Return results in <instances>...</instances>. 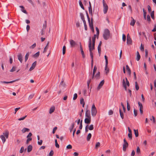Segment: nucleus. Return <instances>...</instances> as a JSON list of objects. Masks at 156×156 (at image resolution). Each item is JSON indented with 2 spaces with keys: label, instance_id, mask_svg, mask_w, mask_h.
<instances>
[{
  "label": "nucleus",
  "instance_id": "nucleus-61",
  "mask_svg": "<svg viewBox=\"0 0 156 156\" xmlns=\"http://www.w3.org/2000/svg\"><path fill=\"white\" fill-rule=\"evenodd\" d=\"M32 139L31 138H27L26 141L27 144H28L30 141Z\"/></svg>",
  "mask_w": 156,
  "mask_h": 156
},
{
  "label": "nucleus",
  "instance_id": "nucleus-15",
  "mask_svg": "<svg viewBox=\"0 0 156 156\" xmlns=\"http://www.w3.org/2000/svg\"><path fill=\"white\" fill-rule=\"evenodd\" d=\"M132 40L131 38H127V43L128 44H132Z\"/></svg>",
  "mask_w": 156,
  "mask_h": 156
},
{
  "label": "nucleus",
  "instance_id": "nucleus-40",
  "mask_svg": "<svg viewBox=\"0 0 156 156\" xmlns=\"http://www.w3.org/2000/svg\"><path fill=\"white\" fill-rule=\"evenodd\" d=\"M96 30L97 31V38H98V36L99 34V30L98 28L97 27H96Z\"/></svg>",
  "mask_w": 156,
  "mask_h": 156
},
{
  "label": "nucleus",
  "instance_id": "nucleus-48",
  "mask_svg": "<svg viewBox=\"0 0 156 156\" xmlns=\"http://www.w3.org/2000/svg\"><path fill=\"white\" fill-rule=\"evenodd\" d=\"M88 129L90 130H93L94 129L93 125L92 124L90 125L88 127Z\"/></svg>",
  "mask_w": 156,
  "mask_h": 156
},
{
  "label": "nucleus",
  "instance_id": "nucleus-58",
  "mask_svg": "<svg viewBox=\"0 0 156 156\" xmlns=\"http://www.w3.org/2000/svg\"><path fill=\"white\" fill-rule=\"evenodd\" d=\"M100 146V143L99 142H98L96 143L95 145V147L96 148H98V147H99Z\"/></svg>",
  "mask_w": 156,
  "mask_h": 156
},
{
  "label": "nucleus",
  "instance_id": "nucleus-60",
  "mask_svg": "<svg viewBox=\"0 0 156 156\" xmlns=\"http://www.w3.org/2000/svg\"><path fill=\"white\" fill-rule=\"evenodd\" d=\"M82 120H81L80 123V125L79 126V129H81L82 128Z\"/></svg>",
  "mask_w": 156,
  "mask_h": 156
},
{
  "label": "nucleus",
  "instance_id": "nucleus-12",
  "mask_svg": "<svg viewBox=\"0 0 156 156\" xmlns=\"http://www.w3.org/2000/svg\"><path fill=\"white\" fill-rule=\"evenodd\" d=\"M85 116L87 118H91L90 112L89 110H87L85 113Z\"/></svg>",
  "mask_w": 156,
  "mask_h": 156
},
{
  "label": "nucleus",
  "instance_id": "nucleus-27",
  "mask_svg": "<svg viewBox=\"0 0 156 156\" xmlns=\"http://www.w3.org/2000/svg\"><path fill=\"white\" fill-rule=\"evenodd\" d=\"M91 134L90 133H89L87 136V141H90V139L91 137Z\"/></svg>",
  "mask_w": 156,
  "mask_h": 156
},
{
  "label": "nucleus",
  "instance_id": "nucleus-47",
  "mask_svg": "<svg viewBox=\"0 0 156 156\" xmlns=\"http://www.w3.org/2000/svg\"><path fill=\"white\" fill-rule=\"evenodd\" d=\"M135 88L136 89V90H138L139 89V86L137 83L136 82H135Z\"/></svg>",
  "mask_w": 156,
  "mask_h": 156
},
{
  "label": "nucleus",
  "instance_id": "nucleus-11",
  "mask_svg": "<svg viewBox=\"0 0 156 156\" xmlns=\"http://www.w3.org/2000/svg\"><path fill=\"white\" fill-rule=\"evenodd\" d=\"M84 122L85 123L89 124L91 122V118H86L84 120Z\"/></svg>",
  "mask_w": 156,
  "mask_h": 156
},
{
  "label": "nucleus",
  "instance_id": "nucleus-49",
  "mask_svg": "<svg viewBox=\"0 0 156 156\" xmlns=\"http://www.w3.org/2000/svg\"><path fill=\"white\" fill-rule=\"evenodd\" d=\"M83 23H84V25L85 29V30H87V24H86V21L85 20V21H83Z\"/></svg>",
  "mask_w": 156,
  "mask_h": 156
},
{
  "label": "nucleus",
  "instance_id": "nucleus-53",
  "mask_svg": "<svg viewBox=\"0 0 156 156\" xmlns=\"http://www.w3.org/2000/svg\"><path fill=\"white\" fill-rule=\"evenodd\" d=\"M54 154L53 151L52 150H51L49 154V156H53Z\"/></svg>",
  "mask_w": 156,
  "mask_h": 156
},
{
  "label": "nucleus",
  "instance_id": "nucleus-8",
  "mask_svg": "<svg viewBox=\"0 0 156 156\" xmlns=\"http://www.w3.org/2000/svg\"><path fill=\"white\" fill-rule=\"evenodd\" d=\"M139 106L140 107V114L142 115L143 113V106L142 104L140 102H138Z\"/></svg>",
  "mask_w": 156,
  "mask_h": 156
},
{
  "label": "nucleus",
  "instance_id": "nucleus-9",
  "mask_svg": "<svg viewBox=\"0 0 156 156\" xmlns=\"http://www.w3.org/2000/svg\"><path fill=\"white\" fill-rule=\"evenodd\" d=\"M104 83V80H102L101 82L98 85V87H97V89L98 90H99L100 88L102 87Z\"/></svg>",
  "mask_w": 156,
  "mask_h": 156
},
{
  "label": "nucleus",
  "instance_id": "nucleus-7",
  "mask_svg": "<svg viewBox=\"0 0 156 156\" xmlns=\"http://www.w3.org/2000/svg\"><path fill=\"white\" fill-rule=\"evenodd\" d=\"M69 43L71 47H74L77 44L76 42L72 39L69 40Z\"/></svg>",
  "mask_w": 156,
  "mask_h": 156
},
{
  "label": "nucleus",
  "instance_id": "nucleus-16",
  "mask_svg": "<svg viewBox=\"0 0 156 156\" xmlns=\"http://www.w3.org/2000/svg\"><path fill=\"white\" fill-rule=\"evenodd\" d=\"M18 59L20 62L21 63L22 62L23 59H22V56L21 54H20L18 55Z\"/></svg>",
  "mask_w": 156,
  "mask_h": 156
},
{
  "label": "nucleus",
  "instance_id": "nucleus-56",
  "mask_svg": "<svg viewBox=\"0 0 156 156\" xmlns=\"http://www.w3.org/2000/svg\"><path fill=\"white\" fill-rule=\"evenodd\" d=\"M140 49V50L142 51H143L144 50V46L142 45V44H141Z\"/></svg>",
  "mask_w": 156,
  "mask_h": 156
},
{
  "label": "nucleus",
  "instance_id": "nucleus-33",
  "mask_svg": "<svg viewBox=\"0 0 156 156\" xmlns=\"http://www.w3.org/2000/svg\"><path fill=\"white\" fill-rule=\"evenodd\" d=\"M105 70L106 71V75H107L109 72V69L108 68V65H107L106 67V65L105 66Z\"/></svg>",
  "mask_w": 156,
  "mask_h": 156
},
{
  "label": "nucleus",
  "instance_id": "nucleus-54",
  "mask_svg": "<svg viewBox=\"0 0 156 156\" xmlns=\"http://www.w3.org/2000/svg\"><path fill=\"white\" fill-rule=\"evenodd\" d=\"M77 97V94H76V93H75L74 94V96H73V100H75L76 99Z\"/></svg>",
  "mask_w": 156,
  "mask_h": 156
},
{
  "label": "nucleus",
  "instance_id": "nucleus-28",
  "mask_svg": "<svg viewBox=\"0 0 156 156\" xmlns=\"http://www.w3.org/2000/svg\"><path fill=\"white\" fill-rule=\"evenodd\" d=\"M55 108L54 107H51L49 110V113L50 114H51V113H52V112H53L55 110Z\"/></svg>",
  "mask_w": 156,
  "mask_h": 156
},
{
  "label": "nucleus",
  "instance_id": "nucleus-46",
  "mask_svg": "<svg viewBox=\"0 0 156 156\" xmlns=\"http://www.w3.org/2000/svg\"><path fill=\"white\" fill-rule=\"evenodd\" d=\"M90 51V57H91V60H93V53L92 51H91L90 49V51Z\"/></svg>",
  "mask_w": 156,
  "mask_h": 156
},
{
  "label": "nucleus",
  "instance_id": "nucleus-42",
  "mask_svg": "<svg viewBox=\"0 0 156 156\" xmlns=\"http://www.w3.org/2000/svg\"><path fill=\"white\" fill-rule=\"evenodd\" d=\"M74 123H73L72 124V125L71 126V128H70V132H71L72 131V130H73V128H74Z\"/></svg>",
  "mask_w": 156,
  "mask_h": 156
},
{
  "label": "nucleus",
  "instance_id": "nucleus-14",
  "mask_svg": "<svg viewBox=\"0 0 156 156\" xmlns=\"http://www.w3.org/2000/svg\"><path fill=\"white\" fill-rule=\"evenodd\" d=\"M128 144L127 143L126 144V143H124L123 147V150L124 151H125L126 150V148L128 146Z\"/></svg>",
  "mask_w": 156,
  "mask_h": 156
},
{
  "label": "nucleus",
  "instance_id": "nucleus-52",
  "mask_svg": "<svg viewBox=\"0 0 156 156\" xmlns=\"http://www.w3.org/2000/svg\"><path fill=\"white\" fill-rule=\"evenodd\" d=\"M36 46V43H34L31 46H30V48L31 49H34Z\"/></svg>",
  "mask_w": 156,
  "mask_h": 156
},
{
  "label": "nucleus",
  "instance_id": "nucleus-43",
  "mask_svg": "<svg viewBox=\"0 0 156 156\" xmlns=\"http://www.w3.org/2000/svg\"><path fill=\"white\" fill-rule=\"evenodd\" d=\"M105 64H106V66H107V65H108V57L106 55L105 56Z\"/></svg>",
  "mask_w": 156,
  "mask_h": 156
},
{
  "label": "nucleus",
  "instance_id": "nucleus-6",
  "mask_svg": "<svg viewBox=\"0 0 156 156\" xmlns=\"http://www.w3.org/2000/svg\"><path fill=\"white\" fill-rule=\"evenodd\" d=\"M103 4L104 7L103 12L104 14H106L108 9V6L107 5L106 3L105 0H103Z\"/></svg>",
  "mask_w": 156,
  "mask_h": 156
},
{
  "label": "nucleus",
  "instance_id": "nucleus-24",
  "mask_svg": "<svg viewBox=\"0 0 156 156\" xmlns=\"http://www.w3.org/2000/svg\"><path fill=\"white\" fill-rule=\"evenodd\" d=\"M91 22H90V21L89 22H88L89 24V27L90 29L92 28V27H93V22H92L93 18H92V17L91 18Z\"/></svg>",
  "mask_w": 156,
  "mask_h": 156
},
{
  "label": "nucleus",
  "instance_id": "nucleus-57",
  "mask_svg": "<svg viewBox=\"0 0 156 156\" xmlns=\"http://www.w3.org/2000/svg\"><path fill=\"white\" fill-rule=\"evenodd\" d=\"M128 136L130 140H131L132 139V133H128Z\"/></svg>",
  "mask_w": 156,
  "mask_h": 156
},
{
  "label": "nucleus",
  "instance_id": "nucleus-44",
  "mask_svg": "<svg viewBox=\"0 0 156 156\" xmlns=\"http://www.w3.org/2000/svg\"><path fill=\"white\" fill-rule=\"evenodd\" d=\"M55 147L58 148H59V146L57 143V140L56 139L55 140Z\"/></svg>",
  "mask_w": 156,
  "mask_h": 156
},
{
  "label": "nucleus",
  "instance_id": "nucleus-37",
  "mask_svg": "<svg viewBox=\"0 0 156 156\" xmlns=\"http://www.w3.org/2000/svg\"><path fill=\"white\" fill-rule=\"evenodd\" d=\"M40 55L39 51H38L33 55L34 57L36 58L38 57Z\"/></svg>",
  "mask_w": 156,
  "mask_h": 156
},
{
  "label": "nucleus",
  "instance_id": "nucleus-50",
  "mask_svg": "<svg viewBox=\"0 0 156 156\" xmlns=\"http://www.w3.org/2000/svg\"><path fill=\"white\" fill-rule=\"evenodd\" d=\"M151 18L153 19L154 20V11L151 12Z\"/></svg>",
  "mask_w": 156,
  "mask_h": 156
},
{
  "label": "nucleus",
  "instance_id": "nucleus-41",
  "mask_svg": "<svg viewBox=\"0 0 156 156\" xmlns=\"http://www.w3.org/2000/svg\"><path fill=\"white\" fill-rule=\"evenodd\" d=\"M96 37V34H94L93 37L92 38V43H95Z\"/></svg>",
  "mask_w": 156,
  "mask_h": 156
},
{
  "label": "nucleus",
  "instance_id": "nucleus-18",
  "mask_svg": "<svg viewBox=\"0 0 156 156\" xmlns=\"http://www.w3.org/2000/svg\"><path fill=\"white\" fill-rule=\"evenodd\" d=\"M94 77L97 79H99L100 78V72H98L95 75H94Z\"/></svg>",
  "mask_w": 156,
  "mask_h": 156
},
{
  "label": "nucleus",
  "instance_id": "nucleus-19",
  "mask_svg": "<svg viewBox=\"0 0 156 156\" xmlns=\"http://www.w3.org/2000/svg\"><path fill=\"white\" fill-rule=\"evenodd\" d=\"M20 7L22 8V9L21 10V11L23 12V13H25V14H27V12L26 11V10L25 9H24V8L23 6L22 5H20L19 6Z\"/></svg>",
  "mask_w": 156,
  "mask_h": 156
},
{
  "label": "nucleus",
  "instance_id": "nucleus-62",
  "mask_svg": "<svg viewBox=\"0 0 156 156\" xmlns=\"http://www.w3.org/2000/svg\"><path fill=\"white\" fill-rule=\"evenodd\" d=\"M24 150V147H21L20 150V153H22L23 152Z\"/></svg>",
  "mask_w": 156,
  "mask_h": 156
},
{
  "label": "nucleus",
  "instance_id": "nucleus-23",
  "mask_svg": "<svg viewBox=\"0 0 156 156\" xmlns=\"http://www.w3.org/2000/svg\"><path fill=\"white\" fill-rule=\"evenodd\" d=\"M30 55V53L29 52H28L26 54L25 57V62H26L29 56Z\"/></svg>",
  "mask_w": 156,
  "mask_h": 156
},
{
  "label": "nucleus",
  "instance_id": "nucleus-20",
  "mask_svg": "<svg viewBox=\"0 0 156 156\" xmlns=\"http://www.w3.org/2000/svg\"><path fill=\"white\" fill-rule=\"evenodd\" d=\"M126 69L128 72L129 76H130L131 74V70L128 65H126Z\"/></svg>",
  "mask_w": 156,
  "mask_h": 156
},
{
  "label": "nucleus",
  "instance_id": "nucleus-55",
  "mask_svg": "<svg viewBox=\"0 0 156 156\" xmlns=\"http://www.w3.org/2000/svg\"><path fill=\"white\" fill-rule=\"evenodd\" d=\"M16 67L13 66L12 67V69L10 70V72H12L15 71Z\"/></svg>",
  "mask_w": 156,
  "mask_h": 156
},
{
  "label": "nucleus",
  "instance_id": "nucleus-4",
  "mask_svg": "<svg viewBox=\"0 0 156 156\" xmlns=\"http://www.w3.org/2000/svg\"><path fill=\"white\" fill-rule=\"evenodd\" d=\"M95 43H92V47H91V38L90 37L89 39V44H88V47L89 48V50L90 51V49L91 50V51H92V50L94 49V46H95Z\"/></svg>",
  "mask_w": 156,
  "mask_h": 156
},
{
  "label": "nucleus",
  "instance_id": "nucleus-3",
  "mask_svg": "<svg viewBox=\"0 0 156 156\" xmlns=\"http://www.w3.org/2000/svg\"><path fill=\"white\" fill-rule=\"evenodd\" d=\"M126 81L124 79H123L122 80V85L124 87L125 90H127V86L129 87V81H128L127 78L126 77Z\"/></svg>",
  "mask_w": 156,
  "mask_h": 156
},
{
  "label": "nucleus",
  "instance_id": "nucleus-35",
  "mask_svg": "<svg viewBox=\"0 0 156 156\" xmlns=\"http://www.w3.org/2000/svg\"><path fill=\"white\" fill-rule=\"evenodd\" d=\"M79 4L80 5V6L81 7L83 10L84 9V7L83 6V5L82 4V2L81 0H80L79 1Z\"/></svg>",
  "mask_w": 156,
  "mask_h": 156
},
{
  "label": "nucleus",
  "instance_id": "nucleus-21",
  "mask_svg": "<svg viewBox=\"0 0 156 156\" xmlns=\"http://www.w3.org/2000/svg\"><path fill=\"white\" fill-rule=\"evenodd\" d=\"M80 103L82 105V107H84L85 105V102L84 101V99L83 98H81L80 99Z\"/></svg>",
  "mask_w": 156,
  "mask_h": 156
},
{
  "label": "nucleus",
  "instance_id": "nucleus-10",
  "mask_svg": "<svg viewBox=\"0 0 156 156\" xmlns=\"http://www.w3.org/2000/svg\"><path fill=\"white\" fill-rule=\"evenodd\" d=\"M37 64V62H34L32 65V66L30 67L29 69V71H30L33 70L35 68Z\"/></svg>",
  "mask_w": 156,
  "mask_h": 156
},
{
  "label": "nucleus",
  "instance_id": "nucleus-39",
  "mask_svg": "<svg viewBox=\"0 0 156 156\" xmlns=\"http://www.w3.org/2000/svg\"><path fill=\"white\" fill-rule=\"evenodd\" d=\"M127 108L128 111H129L130 109V107L128 102L127 101Z\"/></svg>",
  "mask_w": 156,
  "mask_h": 156
},
{
  "label": "nucleus",
  "instance_id": "nucleus-34",
  "mask_svg": "<svg viewBox=\"0 0 156 156\" xmlns=\"http://www.w3.org/2000/svg\"><path fill=\"white\" fill-rule=\"evenodd\" d=\"M49 44V42H48L47 44V45H46V46H45V47L44 48V50L43 52L44 53H45L46 51V49L48 47V46Z\"/></svg>",
  "mask_w": 156,
  "mask_h": 156
},
{
  "label": "nucleus",
  "instance_id": "nucleus-59",
  "mask_svg": "<svg viewBox=\"0 0 156 156\" xmlns=\"http://www.w3.org/2000/svg\"><path fill=\"white\" fill-rule=\"evenodd\" d=\"M126 40V36L124 34L122 35V40L123 41H125Z\"/></svg>",
  "mask_w": 156,
  "mask_h": 156
},
{
  "label": "nucleus",
  "instance_id": "nucleus-5",
  "mask_svg": "<svg viewBox=\"0 0 156 156\" xmlns=\"http://www.w3.org/2000/svg\"><path fill=\"white\" fill-rule=\"evenodd\" d=\"M91 112L92 116H95L97 114V110L94 104H93L92 105Z\"/></svg>",
  "mask_w": 156,
  "mask_h": 156
},
{
  "label": "nucleus",
  "instance_id": "nucleus-25",
  "mask_svg": "<svg viewBox=\"0 0 156 156\" xmlns=\"http://www.w3.org/2000/svg\"><path fill=\"white\" fill-rule=\"evenodd\" d=\"M30 131L29 129L24 128L22 130V131L23 133H25L26 132H29Z\"/></svg>",
  "mask_w": 156,
  "mask_h": 156
},
{
  "label": "nucleus",
  "instance_id": "nucleus-64",
  "mask_svg": "<svg viewBox=\"0 0 156 156\" xmlns=\"http://www.w3.org/2000/svg\"><path fill=\"white\" fill-rule=\"evenodd\" d=\"M113 114V111L112 110H110L108 112V114L109 115H111Z\"/></svg>",
  "mask_w": 156,
  "mask_h": 156
},
{
  "label": "nucleus",
  "instance_id": "nucleus-30",
  "mask_svg": "<svg viewBox=\"0 0 156 156\" xmlns=\"http://www.w3.org/2000/svg\"><path fill=\"white\" fill-rule=\"evenodd\" d=\"M134 134L135 135V136L136 137H137L139 136V134H138V130L137 129H134Z\"/></svg>",
  "mask_w": 156,
  "mask_h": 156
},
{
  "label": "nucleus",
  "instance_id": "nucleus-38",
  "mask_svg": "<svg viewBox=\"0 0 156 156\" xmlns=\"http://www.w3.org/2000/svg\"><path fill=\"white\" fill-rule=\"evenodd\" d=\"M16 81V80H13V81H9V82H6V81H1V82L2 83H12Z\"/></svg>",
  "mask_w": 156,
  "mask_h": 156
},
{
  "label": "nucleus",
  "instance_id": "nucleus-45",
  "mask_svg": "<svg viewBox=\"0 0 156 156\" xmlns=\"http://www.w3.org/2000/svg\"><path fill=\"white\" fill-rule=\"evenodd\" d=\"M66 47L64 46L62 48V54L64 55L66 53Z\"/></svg>",
  "mask_w": 156,
  "mask_h": 156
},
{
  "label": "nucleus",
  "instance_id": "nucleus-26",
  "mask_svg": "<svg viewBox=\"0 0 156 156\" xmlns=\"http://www.w3.org/2000/svg\"><path fill=\"white\" fill-rule=\"evenodd\" d=\"M32 149V147L31 145H29L27 147V151L28 152H30Z\"/></svg>",
  "mask_w": 156,
  "mask_h": 156
},
{
  "label": "nucleus",
  "instance_id": "nucleus-36",
  "mask_svg": "<svg viewBox=\"0 0 156 156\" xmlns=\"http://www.w3.org/2000/svg\"><path fill=\"white\" fill-rule=\"evenodd\" d=\"M89 13L92 16H93V14L92 11V7H88Z\"/></svg>",
  "mask_w": 156,
  "mask_h": 156
},
{
  "label": "nucleus",
  "instance_id": "nucleus-22",
  "mask_svg": "<svg viewBox=\"0 0 156 156\" xmlns=\"http://www.w3.org/2000/svg\"><path fill=\"white\" fill-rule=\"evenodd\" d=\"M131 19H132V20L131 21L130 25L131 26H134L135 24L136 20L132 17H131Z\"/></svg>",
  "mask_w": 156,
  "mask_h": 156
},
{
  "label": "nucleus",
  "instance_id": "nucleus-1",
  "mask_svg": "<svg viewBox=\"0 0 156 156\" xmlns=\"http://www.w3.org/2000/svg\"><path fill=\"white\" fill-rule=\"evenodd\" d=\"M103 36V38L105 40H107L109 38H112V35L110 33V31L108 29L105 30Z\"/></svg>",
  "mask_w": 156,
  "mask_h": 156
},
{
  "label": "nucleus",
  "instance_id": "nucleus-13",
  "mask_svg": "<svg viewBox=\"0 0 156 156\" xmlns=\"http://www.w3.org/2000/svg\"><path fill=\"white\" fill-rule=\"evenodd\" d=\"M97 68L96 66H94L93 70V75L92 76V79H93L94 78V75H95V73L97 70Z\"/></svg>",
  "mask_w": 156,
  "mask_h": 156
},
{
  "label": "nucleus",
  "instance_id": "nucleus-63",
  "mask_svg": "<svg viewBox=\"0 0 156 156\" xmlns=\"http://www.w3.org/2000/svg\"><path fill=\"white\" fill-rule=\"evenodd\" d=\"M66 148L68 149H71L72 148V146L70 144H69L66 146Z\"/></svg>",
  "mask_w": 156,
  "mask_h": 156
},
{
  "label": "nucleus",
  "instance_id": "nucleus-17",
  "mask_svg": "<svg viewBox=\"0 0 156 156\" xmlns=\"http://www.w3.org/2000/svg\"><path fill=\"white\" fill-rule=\"evenodd\" d=\"M136 60L137 61H138L140 60V56L139 54V52L138 51H137L136 53Z\"/></svg>",
  "mask_w": 156,
  "mask_h": 156
},
{
  "label": "nucleus",
  "instance_id": "nucleus-2",
  "mask_svg": "<svg viewBox=\"0 0 156 156\" xmlns=\"http://www.w3.org/2000/svg\"><path fill=\"white\" fill-rule=\"evenodd\" d=\"M9 132L7 130H6L3 133V134L0 136V137L1 138L3 143H4L6 141L5 137L6 139L8 138L9 136Z\"/></svg>",
  "mask_w": 156,
  "mask_h": 156
},
{
  "label": "nucleus",
  "instance_id": "nucleus-32",
  "mask_svg": "<svg viewBox=\"0 0 156 156\" xmlns=\"http://www.w3.org/2000/svg\"><path fill=\"white\" fill-rule=\"evenodd\" d=\"M80 50L81 52V53L82 56V57L83 58H84L85 57V55L84 53V52H83V48H80Z\"/></svg>",
  "mask_w": 156,
  "mask_h": 156
},
{
  "label": "nucleus",
  "instance_id": "nucleus-51",
  "mask_svg": "<svg viewBox=\"0 0 156 156\" xmlns=\"http://www.w3.org/2000/svg\"><path fill=\"white\" fill-rule=\"evenodd\" d=\"M136 153L138 154H140V151L139 147L138 146L136 148Z\"/></svg>",
  "mask_w": 156,
  "mask_h": 156
},
{
  "label": "nucleus",
  "instance_id": "nucleus-29",
  "mask_svg": "<svg viewBox=\"0 0 156 156\" xmlns=\"http://www.w3.org/2000/svg\"><path fill=\"white\" fill-rule=\"evenodd\" d=\"M119 111L120 116L121 118L123 119L124 118V114L123 112H122L120 109H119Z\"/></svg>",
  "mask_w": 156,
  "mask_h": 156
},
{
  "label": "nucleus",
  "instance_id": "nucleus-31",
  "mask_svg": "<svg viewBox=\"0 0 156 156\" xmlns=\"http://www.w3.org/2000/svg\"><path fill=\"white\" fill-rule=\"evenodd\" d=\"M80 16L83 21H85L84 16L83 15V14L82 13H80Z\"/></svg>",
  "mask_w": 156,
  "mask_h": 156
}]
</instances>
